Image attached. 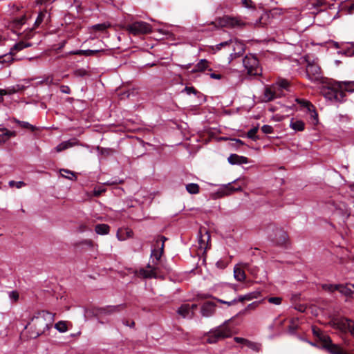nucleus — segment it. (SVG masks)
<instances>
[{"label": "nucleus", "mask_w": 354, "mask_h": 354, "mask_svg": "<svg viewBox=\"0 0 354 354\" xmlns=\"http://www.w3.org/2000/svg\"><path fill=\"white\" fill-rule=\"evenodd\" d=\"M326 85L321 88V92L327 100L342 102L346 97L345 92H354V81L325 80Z\"/></svg>", "instance_id": "obj_1"}, {"label": "nucleus", "mask_w": 354, "mask_h": 354, "mask_svg": "<svg viewBox=\"0 0 354 354\" xmlns=\"http://www.w3.org/2000/svg\"><path fill=\"white\" fill-rule=\"evenodd\" d=\"M54 320L55 314L46 310H40L31 317L25 328L29 329L31 338H37L52 326Z\"/></svg>", "instance_id": "obj_2"}, {"label": "nucleus", "mask_w": 354, "mask_h": 354, "mask_svg": "<svg viewBox=\"0 0 354 354\" xmlns=\"http://www.w3.org/2000/svg\"><path fill=\"white\" fill-rule=\"evenodd\" d=\"M230 321H225L222 325L209 331L205 335L206 342L209 344H214L221 339L231 337L232 331L229 326Z\"/></svg>", "instance_id": "obj_3"}, {"label": "nucleus", "mask_w": 354, "mask_h": 354, "mask_svg": "<svg viewBox=\"0 0 354 354\" xmlns=\"http://www.w3.org/2000/svg\"><path fill=\"white\" fill-rule=\"evenodd\" d=\"M124 29L134 36L147 35L152 32L151 25L142 21H136L125 25Z\"/></svg>", "instance_id": "obj_4"}, {"label": "nucleus", "mask_w": 354, "mask_h": 354, "mask_svg": "<svg viewBox=\"0 0 354 354\" xmlns=\"http://www.w3.org/2000/svg\"><path fill=\"white\" fill-rule=\"evenodd\" d=\"M267 233L270 239L278 245H283L288 241V234L283 229L274 224H270L267 227Z\"/></svg>", "instance_id": "obj_5"}, {"label": "nucleus", "mask_w": 354, "mask_h": 354, "mask_svg": "<svg viewBox=\"0 0 354 354\" xmlns=\"http://www.w3.org/2000/svg\"><path fill=\"white\" fill-rule=\"evenodd\" d=\"M331 322L334 328L338 329L344 333H349L354 337L353 320L344 317H340L333 319Z\"/></svg>", "instance_id": "obj_6"}, {"label": "nucleus", "mask_w": 354, "mask_h": 354, "mask_svg": "<svg viewBox=\"0 0 354 354\" xmlns=\"http://www.w3.org/2000/svg\"><path fill=\"white\" fill-rule=\"evenodd\" d=\"M259 293L257 292H250L245 295H240L237 298H234L232 300L225 301L221 299H218L216 297H213L210 295H198V298L201 299H205L207 298H213L214 299L216 300L218 302L221 304H227V306H232L236 304L238 302H244L245 301H250L254 298H257V295Z\"/></svg>", "instance_id": "obj_7"}, {"label": "nucleus", "mask_w": 354, "mask_h": 354, "mask_svg": "<svg viewBox=\"0 0 354 354\" xmlns=\"http://www.w3.org/2000/svg\"><path fill=\"white\" fill-rule=\"evenodd\" d=\"M307 77L314 83H325V78L322 75V69L317 64L308 62L306 69Z\"/></svg>", "instance_id": "obj_8"}, {"label": "nucleus", "mask_w": 354, "mask_h": 354, "mask_svg": "<svg viewBox=\"0 0 354 354\" xmlns=\"http://www.w3.org/2000/svg\"><path fill=\"white\" fill-rule=\"evenodd\" d=\"M244 67L250 75H259L261 73L258 59L254 55H247L243 59Z\"/></svg>", "instance_id": "obj_9"}, {"label": "nucleus", "mask_w": 354, "mask_h": 354, "mask_svg": "<svg viewBox=\"0 0 354 354\" xmlns=\"http://www.w3.org/2000/svg\"><path fill=\"white\" fill-rule=\"evenodd\" d=\"M126 307L124 304L116 305V306H107L104 308L93 307L90 310L91 313L95 317H97L100 315H111L115 313H118L123 310Z\"/></svg>", "instance_id": "obj_10"}, {"label": "nucleus", "mask_w": 354, "mask_h": 354, "mask_svg": "<svg viewBox=\"0 0 354 354\" xmlns=\"http://www.w3.org/2000/svg\"><path fill=\"white\" fill-rule=\"evenodd\" d=\"M216 27H224V26H242L244 25L240 20L230 17H224L219 18L213 23Z\"/></svg>", "instance_id": "obj_11"}, {"label": "nucleus", "mask_w": 354, "mask_h": 354, "mask_svg": "<svg viewBox=\"0 0 354 354\" xmlns=\"http://www.w3.org/2000/svg\"><path fill=\"white\" fill-rule=\"evenodd\" d=\"M167 238L162 235H159L156 241V249L152 251L153 255L155 257L157 261H158L164 252L165 242Z\"/></svg>", "instance_id": "obj_12"}, {"label": "nucleus", "mask_w": 354, "mask_h": 354, "mask_svg": "<svg viewBox=\"0 0 354 354\" xmlns=\"http://www.w3.org/2000/svg\"><path fill=\"white\" fill-rule=\"evenodd\" d=\"M216 304L212 301H206L201 306V313L203 317H211L215 313Z\"/></svg>", "instance_id": "obj_13"}, {"label": "nucleus", "mask_w": 354, "mask_h": 354, "mask_svg": "<svg viewBox=\"0 0 354 354\" xmlns=\"http://www.w3.org/2000/svg\"><path fill=\"white\" fill-rule=\"evenodd\" d=\"M281 93L278 92L274 86L266 87L264 91V101L270 102L277 97Z\"/></svg>", "instance_id": "obj_14"}, {"label": "nucleus", "mask_w": 354, "mask_h": 354, "mask_svg": "<svg viewBox=\"0 0 354 354\" xmlns=\"http://www.w3.org/2000/svg\"><path fill=\"white\" fill-rule=\"evenodd\" d=\"M147 268L148 269H140L138 272V275L143 278H156L157 273L156 268L151 267L150 265H148Z\"/></svg>", "instance_id": "obj_15"}, {"label": "nucleus", "mask_w": 354, "mask_h": 354, "mask_svg": "<svg viewBox=\"0 0 354 354\" xmlns=\"http://www.w3.org/2000/svg\"><path fill=\"white\" fill-rule=\"evenodd\" d=\"M210 241V235L205 227H201L199 230V244L201 248H204Z\"/></svg>", "instance_id": "obj_16"}, {"label": "nucleus", "mask_w": 354, "mask_h": 354, "mask_svg": "<svg viewBox=\"0 0 354 354\" xmlns=\"http://www.w3.org/2000/svg\"><path fill=\"white\" fill-rule=\"evenodd\" d=\"M227 160L231 165H241L249 162V160L247 157L241 156L235 153L231 154L228 157Z\"/></svg>", "instance_id": "obj_17"}, {"label": "nucleus", "mask_w": 354, "mask_h": 354, "mask_svg": "<svg viewBox=\"0 0 354 354\" xmlns=\"http://www.w3.org/2000/svg\"><path fill=\"white\" fill-rule=\"evenodd\" d=\"M233 44L231 45L232 50L234 51L233 53H232L230 55L232 57L233 55H234V57H239L242 55L243 53L244 52L245 48L243 44L235 40H233Z\"/></svg>", "instance_id": "obj_18"}, {"label": "nucleus", "mask_w": 354, "mask_h": 354, "mask_svg": "<svg viewBox=\"0 0 354 354\" xmlns=\"http://www.w3.org/2000/svg\"><path fill=\"white\" fill-rule=\"evenodd\" d=\"M0 131L2 133L0 134V145H2L7 142L11 137H15L17 133L15 131H9L7 129H1Z\"/></svg>", "instance_id": "obj_19"}, {"label": "nucleus", "mask_w": 354, "mask_h": 354, "mask_svg": "<svg viewBox=\"0 0 354 354\" xmlns=\"http://www.w3.org/2000/svg\"><path fill=\"white\" fill-rule=\"evenodd\" d=\"M32 43L24 42L21 41L17 44H15L13 47L10 49V55L11 56L15 55L17 52L23 50L25 48H28L32 46Z\"/></svg>", "instance_id": "obj_20"}, {"label": "nucleus", "mask_w": 354, "mask_h": 354, "mask_svg": "<svg viewBox=\"0 0 354 354\" xmlns=\"http://www.w3.org/2000/svg\"><path fill=\"white\" fill-rule=\"evenodd\" d=\"M209 62L205 59H201L195 66L194 72H203L205 70L212 71V68L209 66Z\"/></svg>", "instance_id": "obj_21"}, {"label": "nucleus", "mask_w": 354, "mask_h": 354, "mask_svg": "<svg viewBox=\"0 0 354 354\" xmlns=\"http://www.w3.org/2000/svg\"><path fill=\"white\" fill-rule=\"evenodd\" d=\"M104 49L101 50H77L72 53L73 55H84V56H93L97 55L101 53H104Z\"/></svg>", "instance_id": "obj_22"}, {"label": "nucleus", "mask_w": 354, "mask_h": 354, "mask_svg": "<svg viewBox=\"0 0 354 354\" xmlns=\"http://www.w3.org/2000/svg\"><path fill=\"white\" fill-rule=\"evenodd\" d=\"M241 190H242V189H241V186H239L238 187H235L232 186L231 183H229L227 185L224 186L221 189L219 193H221L222 194V196H224V195H230L234 192H238V191H241Z\"/></svg>", "instance_id": "obj_23"}, {"label": "nucleus", "mask_w": 354, "mask_h": 354, "mask_svg": "<svg viewBox=\"0 0 354 354\" xmlns=\"http://www.w3.org/2000/svg\"><path fill=\"white\" fill-rule=\"evenodd\" d=\"M178 313L183 318H190L191 311L190 305L189 304H182L177 310Z\"/></svg>", "instance_id": "obj_24"}, {"label": "nucleus", "mask_w": 354, "mask_h": 354, "mask_svg": "<svg viewBox=\"0 0 354 354\" xmlns=\"http://www.w3.org/2000/svg\"><path fill=\"white\" fill-rule=\"evenodd\" d=\"M269 21H270L269 15L268 14H263L259 18L258 20L256 21L254 26V27L263 28L269 23Z\"/></svg>", "instance_id": "obj_25"}, {"label": "nucleus", "mask_w": 354, "mask_h": 354, "mask_svg": "<svg viewBox=\"0 0 354 354\" xmlns=\"http://www.w3.org/2000/svg\"><path fill=\"white\" fill-rule=\"evenodd\" d=\"M340 293L351 297L354 294V290H352L350 285L338 284V290Z\"/></svg>", "instance_id": "obj_26"}, {"label": "nucleus", "mask_w": 354, "mask_h": 354, "mask_svg": "<svg viewBox=\"0 0 354 354\" xmlns=\"http://www.w3.org/2000/svg\"><path fill=\"white\" fill-rule=\"evenodd\" d=\"M95 231L100 235L108 234L110 231V227L107 224H97L95 227Z\"/></svg>", "instance_id": "obj_27"}, {"label": "nucleus", "mask_w": 354, "mask_h": 354, "mask_svg": "<svg viewBox=\"0 0 354 354\" xmlns=\"http://www.w3.org/2000/svg\"><path fill=\"white\" fill-rule=\"evenodd\" d=\"M76 143L77 142L75 141V140L63 142L56 147V151L57 152H61L65 149H67L70 147L75 146Z\"/></svg>", "instance_id": "obj_28"}, {"label": "nucleus", "mask_w": 354, "mask_h": 354, "mask_svg": "<svg viewBox=\"0 0 354 354\" xmlns=\"http://www.w3.org/2000/svg\"><path fill=\"white\" fill-rule=\"evenodd\" d=\"M234 274L235 279L239 281H243L245 279V273L244 271V268H241L239 267H235L234 270Z\"/></svg>", "instance_id": "obj_29"}, {"label": "nucleus", "mask_w": 354, "mask_h": 354, "mask_svg": "<svg viewBox=\"0 0 354 354\" xmlns=\"http://www.w3.org/2000/svg\"><path fill=\"white\" fill-rule=\"evenodd\" d=\"M290 126L292 129L299 131H302L305 129V123L301 120H292Z\"/></svg>", "instance_id": "obj_30"}, {"label": "nucleus", "mask_w": 354, "mask_h": 354, "mask_svg": "<svg viewBox=\"0 0 354 354\" xmlns=\"http://www.w3.org/2000/svg\"><path fill=\"white\" fill-rule=\"evenodd\" d=\"M296 102L299 104L301 107L306 108L308 111H311L313 110L314 105L309 101L304 99H296Z\"/></svg>", "instance_id": "obj_31"}, {"label": "nucleus", "mask_w": 354, "mask_h": 354, "mask_svg": "<svg viewBox=\"0 0 354 354\" xmlns=\"http://www.w3.org/2000/svg\"><path fill=\"white\" fill-rule=\"evenodd\" d=\"M233 44V40L230 39L228 41L221 42L216 46H212L211 48L213 53H216V52L220 50L222 48L225 46H231V45Z\"/></svg>", "instance_id": "obj_32"}, {"label": "nucleus", "mask_w": 354, "mask_h": 354, "mask_svg": "<svg viewBox=\"0 0 354 354\" xmlns=\"http://www.w3.org/2000/svg\"><path fill=\"white\" fill-rule=\"evenodd\" d=\"M14 122L15 123H17L19 127H22V128H24V129H29L31 131H34L36 130V127H34L33 125L30 124V123H28V122H25V121H21L17 118H14L13 119Z\"/></svg>", "instance_id": "obj_33"}, {"label": "nucleus", "mask_w": 354, "mask_h": 354, "mask_svg": "<svg viewBox=\"0 0 354 354\" xmlns=\"http://www.w3.org/2000/svg\"><path fill=\"white\" fill-rule=\"evenodd\" d=\"M186 190L191 194H196L200 192V187L196 183H189L186 185Z\"/></svg>", "instance_id": "obj_34"}, {"label": "nucleus", "mask_w": 354, "mask_h": 354, "mask_svg": "<svg viewBox=\"0 0 354 354\" xmlns=\"http://www.w3.org/2000/svg\"><path fill=\"white\" fill-rule=\"evenodd\" d=\"M285 321V319H281L280 317H277L274 319L272 324L269 326V328L272 330H277L283 325Z\"/></svg>", "instance_id": "obj_35"}, {"label": "nucleus", "mask_w": 354, "mask_h": 354, "mask_svg": "<svg viewBox=\"0 0 354 354\" xmlns=\"http://www.w3.org/2000/svg\"><path fill=\"white\" fill-rule=\"evenodd\" d=\"M96 149L97 151L104 156H108L115 153V150L111 148H104L97 146Z\"/></svg>", "instance_id": "obj_36"}, {"label": "nucleus", "mask_w": 354, "mask_h": 354, "mask_svg": "<svg viewBox=\"0 0 354 354\" xmlns=\"http://www.w3.org/2000/svg\"><path fill=\"white\" fill-rule=\"evenodd\" d=\"M298 318H292L290 320V324L288 326V330L290 333H295L299 327Z\"/></svg>", "instance_id": "obj_37"}, {"label": "nucleus", "mask_w": 354, "mask_h": 354, "mask_svg": "<svg viewBox=\"0 0 354 354\" xmlns=\"http://www.w3.org/2000/svg\"><path fill=\"white\" fill-rule=\"evenodd\" d=\"M321 286L324 290L328 292H333L338 290V284L323 283Z\"/></svg>", "instance_id": "obj_38"}, {"label": "nucleus", "mask_w": 354, "mask_h": 354, "mask_svg": "<svg viewBox=\"0 0 354 354\" xmlns=\"http://www.w3.org/2000/svg\"><path fill=\"white\" fill-rule=\"evenodd\" d=\"M327 205H328V207H330V206L333 207L334 209H339V210H342L343 211L344 209L345 208V204L344 203H337L335 201L333 200H329L328 202H327Z\"/></svg>", "instance_id": "obj_39"}, {"label": "nucleus", "mask_w": 354, "mask_h": 354, "mask_svg": "<svg viewBox=\"0 0 354 354\" xmlns=\"http://www.w3.org/2000/svg\"><path fill=\"white\" fill-rule=\"evenodd\" d=\"M55 328L59 332L64 333L67 330L66 322L59 321L55 325Z\"/></svg>", "instance_id": "obj_40"}, {"label": "nucleus", "mask_w": 354, "mask_h": 354, "mask_svg": "<svg viewBox=\"0 0 354 354\" xmlns=\"http://www.w3.org/2000/svg\"><path fill=\"white\" fill-rule=\"evenodd\" d=\"M258 130L259 128L257 127L252 128L247 133L248 138L253 140H257L258 139V137L256 136V134L258 132Z\"/></svg>", "instance_id": "obj_41"}, {"label": "nucleus", "mask_w": 354, "mask_h": 354, "mask_svg": "<svg viewBox=\"0 0 354 354\" xmlns=\"http://www.w3.org/2000/svg\"><path fill=\"white\" fill-rule=\"evenodd\" d=\"M109 26H110L109 24L103 23V24H95V25L93 26L92 28H93V30H94L95 31L103 32V31L106 30Z\"/></svg>", "instance_id": "obj_42"}, {"label": "nucleus", "mask_w": 354, "mask_h": 354, "mask_svg": "<svg viewBox=\"0 0 354 354\" xmlns=\"http://www.w3.org/2000/svg\"><path fill=\"white\" fill-rule=\"evenodd\" d=\"M245 345L249 348L255 351H259L260 348V345L259 344L251 342L248 339H247Z\"/></svg>", "instance_id": "obj_43"}, {"label": "nucleus", "mask_w": 354, "mask_h": 354, "mask_svg": "<svg viewBox=\"0 0 354 354\" xmlns=\"http://www.w3.org/2000/svg\"><path fill=\"white\" fill-rule=\"evenodd\" d=\"M45 14L42 12H39L34 24L33 28H37L42 23Z\"/></svg>", "instance_id": "obj_44"}, {"label": "nucleus", "mask_w": 354, "mask_h": 354, "mask_svg": "<svg viewBox=\"0 0 354 354\" xmlns=\"http://www.w3.org/2000/svg\"><path fill=\"white\" fill-rule=\"evenodd\" d=\"M9 186L10 187H16L17 188L19 189L22 187L26 185V183L24 181H15V180H10L8 183Z\"/></svg>", "instance_id": "obj_45"}, {"label": "nucleus", "mask_w": 354, "mask_h": 354, "mask_svg": "<svg viewBox=\"0 0 354 354\" xmlns=\"http://www.w3.org/2000/svg\"><path fill=\"white\" fill-rule=\"evenodd\" d=\"M268 301L270 304L279 305L282 301V298L280 297H270L268 298Z\"/></svg>", "instance_id": "obj_46"}, {"label": "nucleus", "mask_w": 354, "mask_h": 354, "mask_svg": "<svg viewBox=\"0 0 354 354\" xmlns=\"http://www.w3.org/2000/svg\"><path fill=\"white\" fill-rule=\"evenodd\" d=\"M278 86H279V88L278 90L279 89H285V90H288V87L290 86V84L289 82L286 80H280L279 82H278Z\"/></svg>", "instance_id": "obj_47"}, {"label": "nucleus", "mask_w": 354, "mask_h": 354, "mask_svg": "<svg viewBox=\"0 0 354 354\" xmlns=\"http://www.w3.org/2000/svg\"><path fill=\"white\" fill-rule=\"evenodd\" d=\"M26 19H27L26 16L23 15L19 18H16L15 19V23L16 24L17 26H21L26 23Z\"/></svg>", "instance_id": "obj_48"}, {"label": "nucleus", "mask_w": 354, "mask_h": 354, "mask_svg": "<svg viewBox=\"0 0 354 354\" xmlns=\"http://www.w3.org/2000/svg\"><path fill=\"white\" fill-rule=\"evenodd\" d=\"M74 74L77 77H84L88 74V72L84 68H79L74 71Z\"/></svg>", "instance_id": "obj_49"}, {"label": "nucleus", "mask_w": 354, "mask_h": 354, "mask_svg": "<svg viewBox=\"0 0 354 354\" xmlns=\"http://www.w3.org/2000/svg\"><path fill=\"white\" fill-rule=\"evenodd\" d=\"M117 237L120 241H124L127 238L126 234L124 233V229H119L117 232Z\"/></svg>", "instance_id": "obj_50"}, {"label": "nucleus", "mask_w": 354, "mask_h": 354, "mask_svg": "<svg viewBox=\"0 0 354 354\" xmlns=\"http://www.w3.org/2000/svg\"><path fill=\"white\" fill-rule=\"evenodd\" d=\"M261 131L266 134L272 133L273 132V127L266 124L261 127Z\"/></svg>", "instance_id": "obj_51"}, {"label": "nucleus", "mask_w": 354, "mask_h": 354, "mask_svg": "<svg viewBox=\"0 0 354 354\" xmlns=\"http://www.w3.org/2000/svg\"><path fill=\"white\" fill-rule=\"evenodd\" d=\"M243 5L248 8H254L255 7L254 2L252 0H241Z\"/></svg>", "instance_id": "obj_52"}, {"label": "nucleus", "mask_w": 354, "mask_h": 354, "mask_svg": "<svg viewBox=\"0 0 354 354\" xmlns=\"http://www.w3.org/2000/svg\"><path fill=\"white\" fill-rule=\"evenodd\" d=\"M17 90H16L15 88H8V89H1V92L3 93V95H11V94L17 93Z\"/></svg>", "instance_id": "obj_53"}, {"label": "nucleus", "mask_w": 354, "mask_h": 354, "mask_svg": "<svg viewBox=\"0 0 354 354\" xmlns=\"http://www.w3.org/2000/svg\"><path fill=\"white\" fill-rule=\"evenodd\" d=\"M210 73H208V75L210 76L211 78L215 79V80H221L222 78V75L220 73H216L215 72L209 71Z\"/></svg>", "instance_id": "obj_54"}, {"label": "nucleus", "mask_w": 354, "mask_h": 354, "mask_svg": "<svg viewBox=\"0 0 354 354\" xmlns=\"http://www.w3.org/2000/svg\"><path fill=\"white\" fill-rule=\"evenodd\" d=\"M259 302L258 301H255V302H253L252 304H250L246 308H245V310H254L258 306H259Z\"/></svg>", "instance_id": "obj_55"}, {"label": "nucleus", "mask_w": 354, "mask_h": 354, "mask_svg": "<svg viewBox=\"0 0 354 354\" xmlns=\"http://www.w3.org/2000/svg\"><path fill=\"white\" fill-rule=\"evenodd\" d=\"M185 91H186V93L187 94H191V93L196 94L198 93L197 90L193 86H186L185 88Z\"/></svg>", "instance_id": "obj_56"}, {"label": "nucleus", "mask_w": 354, "mask_h": 354, "mask_svg": "<svg viewBox=\"0 0 354 354\" xmlns=\"http://www.w3.org/2000/svg\"><path fill=\"white\" fill-rule=\"evenodd\" d=\"M60 91L63 93H66V94L71 93V88L68 86H66V85H62L60 86Z\"/></svg>", "instance_id": "obj_57"}, {"label": "nucleus", "mask_w": 354, "mask_h": 354, "mask_svg": "<svg viewBox=\"0 0 354 354\" xmlns=\"http://www.w3.org/2000/svg\"><path fill=\"white\" fill-rule=\"evenodd\" d=\"M88 230H89L88 227L85 223H81V224H80V225L78 227V231L80 232H84Z\"/></svg>", "instance_id": "obj_58"}, {"label": "nucleus", "mask_w": 354, "mask_h": 354, "mask_svg": "<svg viewBox=\"0 0 354 354\" xmlns=\"http://www.w3.org/2000/svg\"><path fill=\"white\" fill-rule=\"evenodd\" d=\"M313 6L316 8L322 7L326 4L324 0H316L314 3H313Z\"/></svg>", "instance_id": "obj_59"}, {"label": "nucleus", "mask_w": 354, "mask_h": 354, "mask_svg": "<svg viewBox=\"0 0 354 354\" xmlns=\"http://www.w3.org/2000/svg\"><path fill=\"white\" fill-rule=\"evenodd\" d=\"M216 266L218 268H221V269H224L226 268L227 266V263L223 261V260H220L218 261H217L216 263Z\"/></svg>", "instance_id": "obj_60"}, {"label": "nucleus", "mask_w": 354, "mask_h": 354, "mask_svg": "<svg viewBox=\"0 0 354 354\" xmlns=\"http://www.w3.org/2000/svg\"><path fill=\"white\" fill-rule=\"evenodd\" d=\"M122 322L125 326H129L130 328H133L135 326V322L133 321L130 322L128 319H124Z\"/></svg>", "instance_id": "obj_61"}, {"label": "nucleus", "mask_w": 354, "mask_h": 354, "mask_svg": "<svg viewBox=\"0 0 354 354\" xmlns=\"http://www.w3.org/2000/svg\"><path fill=\"white\" fill-rule=\"evenodd\" d=\"M10 297L12 299H13L15 301H17L19 299V294L16 291H12L10 292Z\"/></svg>", "instance_id": "obj_62"}, {"label": "nucleus", "mask_w": 354, "mask_h": 354, "mask_svg": "<svg viewBox=\"0 0 354 354\" xmlns=\"http://www.w3.org/2000/svg\"><path fill=\"white\" fill-rule=\"evenodd\" d=\"M234 341L236 343L243 344L245 345L247 339L245 338H243V337H234Z\"/></svg>", "instance_id": "obj_63"}, {"label": "nucleus", "mask_w": 354, "mask_h": 354, "mask_svg": "<svg viewBox=\"0 0 354 354\" xmlns=\"http://www.w3.org/2000/svg\"><path fill=\"white\" fill-rule=\"evenodd\" d=\"M345 55L346 56H353L354 55V50L353 48H348L346 50H345Z\"/></svg>", "instance_id": "obj_64"}]
</instances>
